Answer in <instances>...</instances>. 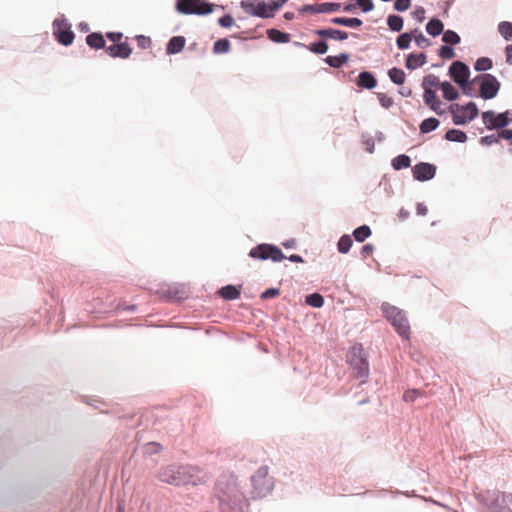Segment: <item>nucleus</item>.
Listing matches in <instances>:
<instances>
[{
	"label": "nucleus",
	"mask_w": 512,
	"mask_h": 512,
	"mask_svg": "<svg viewBox=\"0 0 512 512\" xmlns=\"http://www.w3.org/2000/svg\"><path fill=\"white\" fill-rule=\"evenodd\" d=\"M216 495L222 512H244L246 500L233 474L220 476L216 485Z\"/></svg>",
	"instance_id": "obj_1"
},
{
	"label": "nucleus",
	"mask_w": 512,
	"mask_h": 512,
	"mask_svg": "<svg viewBox=\"0 0 512 512\" xmlns=\"http://www.w3.org/2000/svg\"><path fill=\"white\" fill-rule=\"evenodd\" d=\"M252 497H266L274 488V479L269 476V467L261 466L251 477Z\"/></svg>",
	"instance_id": "obj_2"
},
{
	"label": "nucleus",
	"mask_w": 512,
	"mask_h": 512,
	"mask_svg": "<svg viewBox=\"0 0 512 512\" xmlns=\"http://www.w3.org/2000/svg\"><path fill=\"white\" fill-rule=\"evenodd\" d=\"M347 361L355 371V377L365 382L369 375V365L363 347L353 346L347 354Z\"/></svg>",
	"instance_id": "obj_3"
},
{
	"label": "nucleus",
	"mask_w": 512,
	"mask_h": 512,
	"mask_svg": "<svg viewBox=\"0 0 512 512\" xmlns=\"http://www.w3.org/2000/svg\"><path fill=\"white\" fill-rule=\"evenodd\" d=\"M383 311L386 318L395 327L398 334L408 339L410 335V326L404 313L395 306L386 305L383 306Z\"/></svg>",
	"instance_id": "obj_4"
},
{
	"label": "nucleus",
	"mask_w": 512,
	"mask_h": 512,
	"mask_svg": "<svg viewBox=\"0 0 512 512\" xmlns=\"http://www.w3.org/2000/svg\"><path fill=\"white\" fill-rule=\"evenodd\" d=\"M452 114L453 122L456 125H464L468 121L473 120L478 115V108L474 102H469L467 105L452 104L449 107Z\"/></svg>",
	"instance_id": "obj_5"
},
{
	"label": "nucleus",
	"mask_w": 512,
	"mask_h": 512,
	"mask_svg": "<svg viewBox=\"0 0 512 512\" xmlns=\"http://www.w3.org/2000/svg\"><path fill=\"white\" fill-rule=\"evenodd\" d=\"M176 6L183 14L206 15L213 11V4L202 0H177Z\"/></svg>",
	"instance_id": "obj_6"
},
{
	"label": "nucleus",
	"mask_w": 512,
	"mask_h": 512,
	"mask_svg": "<svg viewBox=\"0 0 512 512\" xmlns=\"http://www.w3.org/2000/svg\"><path fill=\"white\" fill-rule=\"evenodd\" d=\"M249 256L259 260L270 259L274 262H278L286 258L278 247L270 244L257 245L256 247L250 250Z\"/></svg>",
	"instance_id": "obj_7"
},
{
	"label": "nucleus",
	"mask_w": 512,
	"mask_h": 512,
	"mask_svg": "<svg viewBox=\"0 0 512 512\" xmlns=\"http://www.w3.org/2000/svg\"><path fill=\"white\" fill-rule=\"evenodd\" d=\"M185 466H167L159 473V479L171 485H182L183 482L189 480L187 478Z\"/></svg>",
	"instance_id": "obj_8"
},
{
	"label": "nucleus",
	"mask_w": 512,
	"mask_h": 512,
	"mask_svg": "<svg viewBox=\"0 0 512 512\" xmlns=\"http://www.w3.org/2000/svg\"><path fill=\"white\" fill-rule=\"evenodd\" d=\"M240 5L241 8L249 15L261 18L272 17L269 3H266L263 0H242Z\"/></svg>",
	"instance_id": "obj_9"
},
{
	"label": "nucleus",
	"mask_w": 512,
	"mask_h": 512,
	"mask_svg": "<svg viewBox=\"0 0 512 512\" xmlns=\"http://www.w3.org/2000/svg\"><path fill=\"white\" fill-rule=\"evenodd\" d=\"M508 115V111L499 114H495L493 111H486L482 113V120L487 129H499L507 126L511 121Z\"/></svg>",
	"instance_id": "obj_10"
},
{
	"label": "nucleus",
	"mask_w": 512,
	"mask_h": 512,
	"mask_svg": "<svg viewBox=\"0 0 512 512\" xmlns=\"http://www.w3.org/2000/svg\"><path fill=\"white\" fill-rule=\"evenodd\" d=\"M451 78L460 85L464 93H467L466 87L468 85L469 68L467 65L460 61L452 63L449 68Z\"/></svg>",
	"instance_id": "obj_11"
},
{
	"label": "nucleus",
	"mask_w": 512,
	"mask_h": 512,
	"mask_svg": "<svg viewBox=\"0 0 512 512\" xmlns=\"http://www.w3.org/2000/svg\"><path fill=\"white\" fill-rule=\"evenodd\" d=\"M500 83L495 76L484 74L481 76L480 96L484 99L495 97L499 91Z\"/></svg>",
	"instance_id": "obj_12"
},
{
	"label": "nucleus",
	"mask_w": 512,
	"mask_h": 512,
	"mask_svg": "<svg viewBox=\"0 0 512 512\" xmlns=\"http://www.w3.org/2000/svg\"><path fill=\"white\" fill-rule=\"evenodd\" d=\"M53 31L58 42L63 45H70L74 40V33L64 20L56 19L53 22Z\"/></svg>",
	"instance_id": "obj_13"
},
{
	"label": "nucleus",
	"mask_w": 512,
	"mask_h": 512,
	"mask_svg": "<svg viewBox=\"0 0 512 512\" xmlns=\"http://www.w3.org/2000/svg\"><path fill=\"white\" fill-rule=\"evenodd\" d=\"M436 168L429 163H419L413 167V176L419 181L430 180L435 176Z\"/></svg>",
	"instance_id": "obj_14"
},
{
	"label": "nucleus",
	"mask_w": 512,
	"mask_h": 512,
	"mask_svg": "<svg viewBox=\"0 0 512 512\" xmlns=\"http://www.w3.org/2000/svg\"><path fill=\"white\" fill-rule=\"evenodd\" d=\"M106 53L113 57V58H123V59H126L128 58L131 53H132V49L131 47L126 43H116V44H113V45H110L108 47H106L105 49Z\"/></svg>",
	"instance_id": "obj_15"
},
{
	"label": "nucleus",
	"mask_w": 512,
	"mask_h": 512,
	"mask_svg": "<svg viewBox=\"0 0 512 512\" xmlns=\"http://www.w3.org/2000/svg\"><path fill=\"white\" fill-rule=\"evenodd\" d=\"M314 34L324 39H333L338 41H344L348 38V33L346 31L333 28L317 29L314 31Z\"/></svg>",
	"instance_id": "obj_16"
},
{
	"label": "nucleus",
	"mask_w": 512,
	"mask_h": 512,
	"mask_svg": "<svg viewBox=\"0 0 512 512\" xmlns=\"http://www.w3.org/2000/svg\"><path fill=\"white\" fill-rule=\"evenodd\" d=\"M423 99L425 104L429 106L431 110H433L439 115L444 113L441 110V101L437 97L436 92L434 90L424 91Z\"/></svg>",
	"instance_id": "obj_17"
},
{
	"label": "nucleus",
	"mask_w": 512,
	"mask_h": 512,
	"mask_svg": "<svg viewBox=\"0 0 512 512\" xmlns=\"http://www.w3.org/2000/svg\"><path fill=\"white\" fill-rule=\"evenodd\" d=\"M185 471L189 480L182 484L200 485L206 482L205 475H200V470L197 467L185 466Z\"/></svg>",
	"instance_id": "obj_18"
},
{
	"label": "nucleus",
	"mask_w": 512,
	"mask_h": 512,
	"mask_svg": "<svg viewBox=\"0 0 512 512\" xmlns=\"http://www.w3.org/2000/svg\"><path fill=\"white\" fill-rule=\"evenodd\" d=\"M339 4L322 3L317 5H308L303 8V11H312L315 13H329L334 12L339 8Z\"/></svg>",
	"instance_id": "obj_19"
},
{
	"label": "nucleus",
	"mask_w": 512,
	"mask_h": 512,
	"mask_svg": "<svg viewBox=\"0 0 512 512\" xmlns=\"http://www.w3.org/2000/svg\"><path fill=\"white\" fill-rule=\"evenodd\" d=\"M357 85L365 89H373L377 85V81L372 73L365 71L359 74Z\"/></svg>",
	"instance_id": "obj_20"
},
{
	"label": "nucleus",
	"mask_w": 512,
	"mask_h": 512,
	"mask_svg": "<svg viewBox=\"0 0 512 512\" xmlns=\"http://www.w3.org/2000/svg\"><path fill=\"white\" fill-rule=\"evenodd\" d=\"M186 43V40L183 36H174L172 37L167 44V53L168 54H176L182 51Z\"/></svg>",
	"instance_id": "obj_21"
},
{
	"label": "nucleus",
	"mask_w": 512,
	"mask_h": 512,
	"mask_svg": "<svg viewBox=\"0 0 512 512\" xmlns=\"http://www.w3.org/2000/svg\"><path fill=\"white\" fill-rule=\"evenodd\" d=\"M426 62V55L424 53L420 54H410L406 59V67L408 69H416L423 66Z\"/></svg>",
	"instance_id": "obj_22"
},
{
	"label": "nucleus",
	"mask_w": 512,
	"mask_h": 512,
	"mask_svg": "<svg viewBox=\"0 0 512 512\" xmlns=\"http://www.w3.org/2000/svg\"><path fill=\"white\" fill-rule=\"evenodd\" d=\"M294 45L297 47L307 48L309 51L315 54H325L328 50V44L325 41L311 43L308 46L300 42H295Z\"/></svg>",
	"instance_id": "obj_23"
},
{
	"label": "nucleus",
	"mask_w": 512,
	"mask_h": 512,
	"mask_svg": "<svg viewBox=\"0 0 512 512\" xmlns=\"http://www.w3.org/2000/svg\"><path fill=\"white\" fill-rule=\"evenodd\" d=\"M86 43L93 49H101L105 47V40L100 33H91L86 37Z\"/></svg>",
	"instance_id": "obj_24"
},
{
	"label": "nucleus",
	"mask_w": 512,
	"mask_h": 512,
	"mask_svg": "<svg viewBox=\"0 0 512 512\" xmlns=\"http://www.w3.org/2000/svg\"><path fill=\"white\" fill-rule=\"evenodd\" d=\"M444 30V25L439 19H431L426 25V31L429 35L436 37L440 35Z\"/></svg>",
	"instance_id": "obj_25"
},
{
	"label": "nucleus",
	"mask_w": 512,
	"mask_h": 512,
	"mask_svg": "<svg viewBox=\"0 0 512 512\" xmlns=\"http://www.w3.org/2000/svg\"><path fill=\"white\" fill-rule=\"evenodd\" d=\"M268 38L275 43H288L290 41V35L277 29L267 30Z\"/></svg>",
	"instance_id": "obj_26"
},
{
	"label": "nucleus",
	"mask_w": 512,
	"mask_h": 512,
	"mask_svg": "<svg viewBox=\"0 0 512 512\" xmlns=\"http://www.w3.org/2000/svg\"><path fill=\"white\" fill-rule=\"evenodd\" d=\"M330 21L333 24L347 26L351 28H357L362 25V21L359 18L335 17L332 18Z\"/></svg>",
	"instance_id": "obj_27"
},
{
	"label": "nucleus",
	"mask_w": 512,
	"mask_h": 512,
	"mask_svg": "<svg viewBox=\"0 0 512 512\" xmlns=\"http://www.w3.org/2000/svg\"><path fill=\"white\" fill-rule=\"evenodd\" d=\"M440 88L443 92V97L448 101L456 100L459 97L457 89L449 82H443Z\"/></svg>",
	"instance_id": "obj_28"
},
{
	"label": "nucleus",
	"mask_w": 512,
	"mask_h": 512,
	"mask_svg": "<svg viewBox=\"0 0 512 512\" xmlns=\"http://www.w3.org/2000/svg\"><path fill=\"white\" fill-rule=\"evenodd\" d=\"M349 60L348 54H339L337 56H327L324 61L333 68H340Z\"/></svg>",
	"instance_id": "obj_29"
},
{
	"label": "nucleus",
	"mask_w": 512,
	"mask_h": 512,
	"mask_svg": "<svg viewBox=\"0 0 512 512\" xmlns=\"http://www.w3.org/2000/svg\"><path fill=\"white\" fill-rule=\"evenodd\" d=\"M219 294L226 300H234L240 296V291L232 285H227L219 290Z\"/></svg>",
	"instance_id": "obj_30"
},
{
	"label": "nucleus",
	"mask_w": 512,
	"mask_h": 512,
	"mask_svg": "<svg viewBox=\"0 0 512 512\" xmlns=\"http://www.w3.org/2000/svg\"><path fill=\"white\" fill-rule=\"evenodd\" d=\"M388 76L390 80L397 85L403 84L406 78L405 72L396 67H393L388 71Z\"/></svg>",
	"instance_id": "obj_31"
},
{
	"label": "nucleus",
	"mask_w": 512,
	"mask_h": 512,
	"mask_svg": "<svg viewBox=\"0 0 512 512\" xmlns=\"http://www.w3.org/2000/svg\"><path fill=\"white\" fill-rule=\"evenodd\" d=\"M445 138L448 141L463 143L467 140V135L458 129H450L446 132Z\"/></svg>",
	"instance_id": "obj_32"
},
{
	"label": "nucleus",
	"mask_w": 512,
	"mask_h": 512,
	"mask_svg": "<svg viewBox=\"0 0 512 512\" xmlns=\"http://www.w3.org/2000/svg\"><path fill=\"white\" fill-rule=\"evenodd\" d=\"M442 83H440L439 78L434 74H429L424 77L422 82V87L424 91L434 90V88L440 87Z\"/></svg>",
	"instance_id": "obj_33"
},
{
	"label": "nucleus",
	"mask_w": 512,
	"mask_h": 512,
	"mask_svg": "<svg viewBox=\"0 0 512 512\" xmlns=\"http://www.w3.org/2000/svg\"><path fill=\"white\" fill-rule=\"evenodd\" d=\"M440 122L438 119L431 117L422 121L420 124L421 133H429L435 130L439 126Z\"/></svg>",
	"instance_id": "obj_34"
},
{
	"label": "nucleus",
	"mask_w": 512,
	"mask_h": 512,
	"mask_svg": "<svg viewBox=\"0 0 512 512\" xmlns=\"http://www.w3.org/2000/svg\"><path fill=\"white\" fill-rule=\"evenodd\" d=\"M411 164V160L407 155H398L392 160V166L395 170L408 168Z\"/></svg>",
	"instance_id": "obj_35"
},
{
	"label": "nucleus",
	"mask_w": 512,
	"mask_h": 512,
	"mask_svg": "<svg viewBox=\"0 0 512 512\" xmlns=\"http://www.w3.org/2000/svg\"><path fill=\"white\" fill-rule=\"evenodd\" d=\"M370 235H371V229L366 225L356 228L353 232V236L356 239V241H358V242H363Z\"/></svg>",
	"instance_id": "obj_36"
},
{
	"label": "nucleus",
	"mask_w": 512,
	"mask_h": 512,
	"mask_svg": "<svg viewBox=\"0 0 512 512\" xmlns=\"http://www.w3.org/2000/svg\"><path fill=\"white\" fill-rule=\"evenodd\" d=\"M387 24L392 31L399 32L403 28V18L398 15H390Z\"/></svg>",
	"instance_id": "obj_37"
},
{
	"label": "nucleus",
	"mask_w": 512,
	"mask_h": 512,
	"mask_svg": "<svg viewBox=\"0 0 512 512\" xmlns=\"http://www.w3.org/2000/svg\"><path fill=\"white\" fill-rule=\"evenodd\" d=\"M230 42L228 39L223 38L217 40L213 45L214 53H227L230 50Z\"/></svg>",
	"instance_id": "obj_38"
},
{
	"label": "nucleus",
	"mask_w": 512,
	"mask_h": 512,
	"mask_svg": "<svg viewBox=\"0 0 512 512\" xmlns=\"http://www.w3.org/2000/svg\"><path fill=\"white\" fill-rule=\"evenodd\" d=\"M306 303L312 307L320 308L324 304V298L318 293H313L306 297Z\"/></svg>",
	"instance_id": "obj_39"
},
{
	"label": "nucleus",
	"mask_w": 512,
	"mask_h": 512,
	"mask_svg": "<svg viewBox=\"0 0 512 512\" xmlns=\"http://www.w3.org/2000/svg\"><path fill=\"white\" fill-rule=\"evenodd\" d=\"M412 39L416 42V44L421 48H426L430 46L431 42L428 38H426L421 32L417 29L412 32Z\"/></svg>",
	"instance_id": "obj_40"
},
{
	"label": "nucleus",
	"mask_w": 512,
	"mask_h": 512,
	"mask_svg": "<svg viewBox=\"0 0 512 512\" xmlns=\"http://www.w3.org/2000/svg\"><path fill=\"white\" fill-rule=\"evenodd\" d=\"M412 40V32L411 33H403L398 36L396 43L399 49L405 50L410 46V42Z\"/></svg>",
	"instance_id": "obj_41"
},
{
	"label": "nucleus",
	"mask_w": 512,
	"mask_h": 512,
	"mask_svg": "<svg viewBox=\"0 0 512 512\" xmlns=\"http://www.w3.org/2000/svg\"><path fill=\"white\" fill-rule=\"evenodd\" d=\"M338 250L341 253H347L352 246V239L349 235H343L338 241Z\"/></svg>",
	"instance_id": "obj_42"
},
{
	"label": "nucleus",
	"mask_w": 512,
	"mask_h": 512,
	"mask_svg": "<svg viewBox=\"0 0 512 512\" xmlns=\"http://www.w3.org/2000/svg\"><path fill=\"white\" fill-rule=\"evenodd\" d=\"M498 30L500 34L506 40H512V23L511 22H501L498 26Z\"/></svg>",
	"instance_id": "obj_43"
},
{
	"label": "nucleus",
	"mask_w": 512,
	"mask_h": 512,
	"mask_svg": "<svg viewBox=\"0 0 512 512\" xmlns=\"http://www.w3.org/2000/svg\"><path fill=\"white\" fill-rule=\"evenodd\" d=\"M442 40L447 44L455 45L460 42V37L456 32L447 30L444 32Z\"/></svg>",
	"instance_id": "obj_44"
},
{
	"label": "nucleus",
	"mask_w": 512,
	"mask_h": 512,
	"mask_svg": "<svg viewBox=\"0 0 512 512\" xmlns=\"http://www.w3.org/2000/svg\"><path fill=\"white\" fill-rule=\"evenodd\" d=\"M474 68L477 71H487L492 68V61L490 58L487 57L479 58L476 61Z\"/></svg>",
	"instance_id": "obj_45"
},
{
	"label": "nucleus",
	"mask_w": 512,
	"mask_h": 512,
	"mask_svg": "<svg viewBox=\"0 0 512 512\" xmlns=\"http://www.w3.org/2000/svg\"><path fill=\"white\" fill-rule=\"evenodd\" d=\"M421 395L417 389H408L403 393V400L405 402H413Z\"/></svg>",
	"instance_id": "obj_46"
},
{
	"label": "nucleus",
	"mask_w": 512,
	"mask_h": 512,
	"mask_svg": "<svg viewBox=\"0 0 512 512\" xmlns=\"http://www.w3.org/2000/svg\"><path fill=\"white\" fill-rule=\"evenodd\" d=\"M439 56L443 59H451L455 56V53L451 47L444 45L439 49Z\"/></svg>",
	"instance_id": "obj_47"
},
{
	"label": "nucleus",
	"mask_w": 512,
	"mask_h": 512,
	"mask_svg": "<svg viewBox=\"0 0 512 512\" xmlns=\"http://www.w3.org/2000/svg\"><path fill=\"white\" fill-rule=\"evenodd\" d=\"M218 23L224 28H229L234 24V19L230 14H226L219 18Z\"/></svg>",
	"instance_id": "obj_48"
},
{
	"label": "nucleus",
	"mask_w": 512,
	"mask_h": 512,
	"mask_svg": "<svg viewBox=\"0 0 512 512\" xmlns=\"http://www.w3.org/2000/svg\"><path fill=\"white\" fill-rule=\"evenodd\" d=\"M411 5V0H396L394 3V8L397 11H406L409 9Z\"/></svg>",
	"instance_id": "obj_49"
},
{
	"label": "nucleus",
	"mask_w": 512,
	"mask_h": 512,
	"mask_svg": "<svg viewBox=\"0 0 512 512\" xmlns=\"http://www.w3.org/2000/svg\"><path fill=\"white\" fill-rule=\"evenodd\" d=\"M357 5L362 9L363 12H369L373 10L374 5L371 0H355Z\"/></svg>",
	"instance_id": "obj_50"
},
{
	"label": "nucleus",
	"mask_w": 512,
	"mask_h": 512,
	"mask_svg": "<svg viewBox=\"0 0 512 512\" xmlns=\"http://www.w3.org/2000/svg\"><path fill=\"white\" fill-rule=\"evenodd\" d=\"M378 99H379V102L380 104L385 107V108H389L392 104H393V100L391 97L387 96L386 94L384 93H380L378 95Z\"/></svg>",
	"instance_id": "obj_51"
},
{
	"label": "nucleus",
	"mask_w": 512,
	"mask_h": 512,
	"mask_svg": "<svg viewBox=\"0 0 512 512\" xmlns=\"http://www.w3.org/2000/svg\"><path fill=\"white\" fill-rule=\"evenodd\" d=\"M279 294H280L279 289L269 288L262 293L261 298L262 299H270V298L277 297Z\"/></svg>",
	"instance_id": "obj_52"
},
{
	"label": "nucleus",
	"mask_w": 512,
	"mask_h": 512,
	"mask_svg": "<svg viewBox=\"0 0 512 512\" xmlns=\"http://www.w3.org/2000/svg\"><path fill=\"white\" fill-rule=\"evenodd\" d=\"M136 40H137L138 46L142 49H147L151 45V40L149 37H145V36L141 35V36H137Z\"/></svg>",
	"instance_id": "obj_53"
},
{
	"label": "nucleus",
	"mask_w": 512,
	"mask_h": 512,
	"mask_svg": "<svg viewBox=\"0 0 512 512\" xmlns=\"http://www.w3.org/2000/svg\"><path fill=\"white\" fill-rule=\"evenodd\" d=\"M499 141V137L495 135L484 136L480 139L481 144L483 145H492Z\"/></svg>",
	"instance_id": "obj_54"
},
{
	"label": "nucleus",
	"mask_w": 512,
	"mask_h": 512,
	"mask_svg": "<svg viewBox=\"0 0 512 512\" xmlns=\"http://www.w3.org/2000/svg\"><path fill=\"white\" fill-rule=\"evenodd\" d=\"M286 1L287 0H277V1H271L269 3V8L271 9L272 17L274 16V13L277 10H279Z\"/></svg>",
	"instance_id": "obj_55"
},
{
	"label": "nucleus",
	"mask_w": 512,
	"mask_h": 512,
	"mask_svg": "<svg viewBox=\"0 0 512 512\" xmlns=\"http://www.w3.org/2000/svg\"><path fill=\"white\" fill-rule=\"evenodd\" d=\"M106 37L116 44L121 41L123 34L120 32H108L106 33Z\"/></svg>",
	"instance_id": "obj_56"
},
{
	"label": "nucleus",
	"mask_w": 512,
	"mask_h": 512,
	"mask_svg": "<svg viewBox=\"0 0 512 512\" xmlns=\"http://www.w3.org/2000/svg\"><path fill=\"white\" fill-rule=\"evenodd\" d=\"M414 17L418 21H423L425 18V9L423 7H417L413 12Z\"/></svg>",
	"instance_id": "obj_57"
},
{
	"label": "nucleus",
	"mask_w": 512,
	"mask_h": 512,
	"mask_svg": "<svg viewBox=\"0 0 512 512\" xmlns=\"http://www.w3.org/2000/svg\"><path fill=\"white\" fill-rule=\"evenodd\" d=\"M498 137H502V138L507 139V140L512 139V129H504V130H502L499 133Z\"/></svg>",
	"instance_id": "obj_58"
},
{
	"label": "nucleus",
	"mask_w": 512,
	"mask_h": 512,
	"mask_svg": "<svg viewBox=\"0 0 512 512\" xmlns=\"http://www.w3.org/2000/svg\"><path fill=\"white\" fill-rule=\"evenodd\" d=\"M505 54H506V61L509 63V64H512V44L511 45H508L505 49Z\"/></svg>",
	"instance_id": "obj_59"
},
{
	"label": "nucleus",
	"mask_w": 512,
	"mask_h": 512,
	"mask_svg": "<svg viewBox=\"0 0 512 512\" xmlns=\"http://www.w3.org/2000/svg\"><path fill=\"white\" fill-rule=\"evenodd\" d=\"M372 250H373L372 246L367 244V245L362 247L361 253H362V255L364 257H366V256H369L371 254Z\"/></svg>",
	"instance_id": "obj_60"
},
{
	"label": "nucleus",
	"mask_w": 512,
	"mask_h": 512,
	"mask_svg": "<svg viewBox=\"0 0 512 512\" xmlns=\"http://www.w3.org/2000/svg\"><path fill=\"white\" fill-rule=\"evenodd\" d=\"M288 259L292 262H295V263H301L303 262V259L301 256L297 255V254H292L291 256L288 257Z\"/></svg>",
	"instance_id": "obj_61"
},
{
	"label": "nucleus",
	"mask_w": 512,
	"mask_h": 512,
	"mask_svg": "<svg viewBox=\"0 0 512 512\" xmlns=\"http://www.w3.org/2000/svg\"><path fill=\"white\" fill-rule=\"evenodd\" d=\"M427 212V208L423 204H418L417 206V213L419 215H425Z\"/></svg>",
	"instance_id": "obj_62"
},
{
	"label": "nucleus",
	"mask_w": 512,
	"mask_h": 512,
	"mask_svg": "<svg viewBox=\"0 0 512 512\" xmlns=\"http://www.w3.org/2000/svg\"><path fill=\"white\" fill-rule=\"evenodd\" d=\"M284 18H285L286 20H288V21L293 20V19H294V13H293V12H286V13L284 14Z\"/></svg>",
	"instance_id": "obj_63"
},
{
	"label": "nucleus",
	"mask_w": 512,
	"mask_h": 512,
	"mask_svg": "<svg viewBox=\"0 0 512 512\" xmlns=\"http://www.w3.org/2000/svg\"><path fill=\"white\" fill-rule=\"evenodd\" d=\"M345 11H349L351 10V7L349 5H347L345 8H344Z\"/></svg>",
	"instance_id": "obj_64"
}]
</instances>
